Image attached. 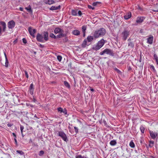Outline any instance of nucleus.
I'll return each instance as SVG.
<instances>
[{
	"instance_id": "obj_1",
	"label": "nucleus",
	"mask_w": 158,
	"mask_h": 158,
	"mask_svg": "<svg viewBox=\"0 0 158 158\" xmlns=\"http://www.w3.org/2000/svg\"><path fill=\"white\" fill-rule=\"evenodd\" d=\"M105 33V29L104 28H101L98 30L95 31L94 32L93 36L95 38H97L104 35Z\"/></svg>"
},
{
	"instance_id": "obj_2",
	"label": "nucleus",
	"mask_w": 158,
	"mask_h": 158,
	"mask_svg": "<svg viewBox=\"0 0 158 158\" xmlns=\"http://www.w3.org/2000/svg\"><path fill=\"white\" fill-rule=\"evenodd\" d=\"M54 32L55 34L59 33V34L57 35V38H61L64 36L63 30L60 28L56 27L55 28L54 30Z\"/></svg>"
},
{
	"instance_id": "obj_3",
	"label": "nucleus",
	"mask_w": 158,
	"mask_h": 158,
	"mask_svg": "<svg viewBox=\"0 0 158 158\" xmlns=\"http://www.w3.org/2000/svg\"><path fill=\"white\" fill-rule=\"evenodd\" d=\"M104 43V40L103 39H102L97 43L95 46L93 47L92 49L96 51L98 50L103 46Z\"/></svg>"
},
{
	"instance_id": "obj_4",
	"label": "nucleus",
	"mask_w": 158,
	"mask_h": 158,
	"mask_svg": "<svg viewBox=\"0 0 158 158\" xmlns=\"http://www.w3.org/2000/svg\"><path fill=\"white\" fill-rule=\"evenodd\" d=\"M28 31L30 34L33 37L35 38V36L34 34L36 32L35 29L31 27H29Z\"/></svg>"
},
{
	"instance_id": "obj_5",
	"label": "nucleus",
	"mask_w": 158,
	"mask_h": 158,
	"mask_svg": "<svg viewBox=\"0 0 158 158\" xmlns=\"http://www.w3.org/2000/svg\"><path fill=\"white\" fill-rule=\"evenodd\" d=\"M0 23L2 26V27L0 26V34H1L2 31L4 32L6 31V24L4 22L1 21Z\"/></svg>"
},
{
	"instance_id": "obj_6",
	"label": "nucleus",
	"mask_w": 158,
	"mask_h": 158,
	"mask_svg": "<svg viewBox=\"0 0 158 158\" xmlns=\"http://www.w3.org/2000/svg\"><path fill=\"white\" fill-rule=\"evenodd\" d=\"M129 31L127 30H125L122 33L123 35V39L124 40H125L129 35Z\"/></svg>"
},
{
	"instance_id": "obj_7",
	"label": "nucleus",
	"mask_w": 158,
	"mask_h": 158,
	"mask_svg": "<svg viewBox=\"0 0 158 158\" xmlns=\"http://www.w3.org/2000/svg\"><path fill=\"white\" fill-rule=\"evenodd\" d=\"M58 136L61 137L62 139L64 141H66L67 137L66 135L62 131H60L58 132Z\"/></svg>"
},
{
	"instance_id": "obj_8",
	"label": "nucleus",
	"mask_w": 158,
	"mask_h": 158,
	"mask_svg": "<svg viewBox=\"0 0 158 158\" xmlns=\"http://www.w3.org/2000/svg\"><path fill=\"white\" fill-rule=\"evenodd\" d=\"M15 25V23L13 20H11L7 23V26L9 29H11L14 28Z\"/></svg>"
},
{
	"instance_id": "obj_9",
	"label": "nucleus",
	"mask_w": 158,
	"mask_h": 158,
	"mask_svg": "<svg viewBox=\"0 0 158 158\" xmlns=\"http://www.w3.org/2000/svg\"><path fill=\"white\" fill-rule=\"evenodd\" d=\"M149 134L152 138L153 139H155L156 137H158V134L156 132L150 131Z\"/></svg>"
},
{
	"instance_id": "obj_10",
	"label": "nucleus",
	"mask_w": 158,
	"mask_h": 158,
	"mask_svg": "<svg viewBox=\"0 0 158 158\" xmlns=\"http://www.w3.org/2000/svg\"><path fill=\"white\" fill-rule=\"evenodd\" d=\"M111 55L112 53V51L110 49H106L100 53V55H103L105 54Z\"/></svg>"
},
{
	"instance_id": "obj_11",
	"label": "nucleus",
	"mask_w": 158,
	"mask_h": 158,
	"mask_svg": "<svg viewBox=\"0 0 158 158\" xmlns=\"http://www.w3.org/2000/svg\"><path fill=\"white\" fill-rule=\"evenodd\" d=\"M144 19L143 17H138L137 18L136 22L137 23H142Z\"/></svg>"
},
{
	"instance_id": "obj_12",
	"label": "nucleus",
	"mask_w": 158,
	"mask_h": 158,
	"mask_svg": "<svg viewBox=\"0 0 158 158\" xmlns=\"http://www.w3.org/2000/svg\"><path fill=\"white\" fill-rule=\"evenodd\" d=\"M72 33L74 35L78 36L80 35V32L79 30H75L72 31Z\"/></svg>"
},
{
	"instance_id": "obj_13",
	"label": "nucleus",
	"mask_w": 158,
	"mask_h": 158,
	"mask_svg": "<svg viewBox=\"0 0 158 158\" xmlns=\"http://www.w3.org/2000/svg\"><path fill=\"white\" fill-rule=\"evenodd\" d=\"M147 40H148L147 42L150 44H152L153 42V37L152 36L151 37L148 38L147 39Z\"/></svg>"
},
{
	"instance_id": "obj_14",
	"label": "nucleus",
	"mask_w": 158,
	"mask_h": 158,
	"mask_svg": "<svg viewBox=\"0 0 158 158\" xmlns=\"http://www.w3.org/2000/svg\"><path fill=\"white\" fill-rule=\"evenodd\" d=\"M131 17V13L130 12H128L124 16V19H128L130 18Z\"/></svg>"
},
{
	"instance_id": "obj_15",
	"label": "nucleus",
	"mask_w": 158,
	"mask_h": 158,
	"mask_svg": "<svg viewBox=\"0 0 158 158\" xmlns=\"http://www.w3.org/2000/svg\"><path fill=\"white\" fill-rule=\"evenodd\" d=\"M34 88L33 84H31L30 86L29 92L30 94L32 95L33 94Z\"/></svg>"
},
{
	"instance_id": "obj_16",
	"label": "nucleus",
	"mask_w": 158,
	"mask_h": 158,
	"mask_svg": "<svg viewBox=\"0 0 158 158\" xmlns=\"http://www.w3.org/2000/svg\"><path fill=\"white\" fill-rule=\"evenodd\" d=\"M48 34L47 32H44V39L45 41L48 40Z\"/></svg>"
},
{
	"instance_id": "obj_17",
	"label": "nucleus",
	"mask_w": 158,
	"mask_h": 158,
	"mask_svg": "<svg viewBox=\"0 0 158 158\" xmlns=\"http://www.w3.org/2000/svg\"><path fill=\"white\" fill-rule=\"evenodd\" d=\"M60 5H59L58 6H52L51 7L50 9L51 10H57L59 9L60 8Z\"/></svg>"
},
{
	"instance_id": "obj_18",
	"label": "nucleus",
	"mask_w": 158,
	"mask_h": 158,
	"mask_svg": "<svg viewBox=\"0 0 158 158\" xmlns=\"http://www.w3.org/2000/svg\"><path fill=\"white\" fill-rule=\"evenodd\" d=\"M4 56H5V66L6 67H7L8 66V59H7V56H6V53L4 52Z\"/></svg>"
},
{
	"instance_id": "obj_19",
	"label": "nucleus",
	"mask_w": 158,
	"mask_h": 158,
	"mask_svg": "<svg viewBox=\"0 0 158 158\" xmlns=\"http://www.w3.org/2000/svg\"><path fill=\"white\" fill-rule=\"evenodd\" d=\"M117 144V142L115 140H111L110 143V144L112 146H114L116 145Z\"/></svg>"
},
{
	"instance_id": "obj_20",
	"label": "nucleus",
	"mask_w": 158,
	"mask_h": 158,
	"mask_svg": "<svg viewBox=\"0 0 158 158\" xmlns=\"http://www.w3.org/2000/svg\"><path fill=\"white\" fill-rule=\"evenodd\" d=\"M46 4L50 5L54 3V1L53 0H48L45 1Z\"/></svg>"
},
{
	"instance_id": "obj_21",
	"label": "nucleus",
	"mask_w": 158,
	"mask_h": 158,
	"mask_svg": "<svg viewBox=\"0 0 158 158\" xmlns=\"http://www.w3.org/2000/svg\"><path fill=\"white\" fill-rule=\"evenodd\" d=\"M128 46L131 49H133L134 46V44L133 42H129L128 43Z\"/></svg>"
},
{
	"instance_id": "obj_22",
	"label": "nucleus",
	"mask_w": 158,
	"mask_h": 158,
	"mask_svg": "<svg viewBox=\"0 0 158 158\" xmlns=\"http://www.w3.org/2000/svg\"><path fill=\"white\" fill-rule=\"evenodd\" d=\"M71 13L73 15L76 16L77 15V10H73Z\"/></svg>"
},
{
	"instance_id": "obj_23",
	"label": "nucleus",
	"mask_w": 158,
	"mask_h": 158,
	"mask_svg": "<svg viewBox=\"0 0 158 158\" xmlns=\"http://www.w3.org/2000/svg\"><path fill=\"white\" fill-rule=\"evenodd\" d=\"M87 39L88 42H91L93 40L94 37L93 36H88Z\"/></svg>"
},
{
	"instance_id": "obj_24",
	"label": "nucleus",
	"mask_w": 158,
	"mask_h": 158,
	"mask_svg": "<svg viewBox=\"0 0 158 158\" xmlns=\"http://www.w3.org/2000/svg\"><path fill=\"white\" fill-rule=\"evenodd\" d=\"M120 99H114V105L115 106H116L118 105V103L120 102Z\"/></svg>"
},
{
	"instance_id": "obj_25",
	"label": "nucleus",
	"mask_w": 158,
	"mask_h": 158,
	"mask_svg": "<svg viewBox=\"0 0 158 158\" xmlns=\"http://www.w3.org/2000/svg\"><path fill=\"white\" fill-rule=\"evenodd\" d=\"M64 84L65 86L68 89H69L70 88V85L67 81H64Z\"/></svg>"
},
{
	"instance_id": "obj_26",
	"label": "nucleus",
	"mask_w": 158,
	"mask_h": 158,
	"mask_svg": "<svg viewBox=\"0 0 158 158\" xmlns=\"http://www.w3.org/2000/svg\"><path fill=\"white\" fill-rule=\"evenodd\" d=\"M14 100L15 103L17 105H19L22 104V103H20L19 102L20 99H14Z\"/></svg>"
},
{
	"instance_id": "obj_27",
	"label": "nucleus",
	"mask_w": 158,
	"mask_h": 158,
	"mask_svg": "<svg viewBox=\"0 0 158 158\" xmlns=\"http://www.w3.org/2000/svg\"><path fill=\"white\" fill-rule=\"evenodd\" d=\"M140 130L141 132L142 133H144V130H145V128L143 126L141 125L140 126Z\"/></svg>"
},
{
	"instance_id": "obj_28",
	"label": "nucleus",
	"mask_w": 158,
	"mask_h": 158,
	"mask_svg": "<svg viewBox=\"0 0 158 158\" xmlns=\"http://www.w3.org/2000/svg\"><path fill=\"white\" fill-rule=\"evenodd\" d=\"M129 145L131 148H134L135 147V145L134 143L132 141H131L129 143Z\"/></svg>"
},
{
	"instance_id": "obj_29",
	"label": "nucleus",
	"mask_w": 158,
	"mask_h": 158,
	"mask_svg": "<svg viewBox=\"0 0 158 158\" xmlns=\"http://www.w3.org/2000/svg\"><path fill=\"white\" fill-rule=\"evenodd\" d=\"M25 9L29 12H32V10L31 9V6L29 5L28 7H25Z\"/></svg>"
},
{
	"instance_id": "obj_30",
	"label": "nucleus",
	"mask_w": 158,
	"mask_h": 158,
	"mask_svg": "<svg viewBox=\"0 0 158 158\" xmlns=\"http://www.w3.org/2000/svg\"><path fill=\"white\" fill-rule=\"evenodd\" d=\"M154 141L152 140H150L149 141V146L150 148H152L154 146Z\"/></svg>"
},
{
	"instance_id": "obj_31",
	"label": "nucleus",
	"mask_w": 158,
	"mask_h": 158,
	"mask_svg": "<svg viewBox=\"0 0 158 158\" xmlns=\"http://www.w3.org/2000/svg\"><path fill=\"white\" fill-rule=\"evenodd\" d=\"M57 110L59 112H60L61 114L63 113L64 110H63L62 108L60 107L58 108H57Z\"/></svg>"
},
{
	"instance_id": "obj_32",
	"label": "nucleus",
	"mask_w": 158,
	"mask_h": 158,
	"mask_svg": "<svg viewBox=\"0 0 158 158\" xmlns=\"http://www.w3.org/2000/svg\"><path fill=\"white\" fill-rule=\"evenodd\" d=\"M86 30V27L85 25L83 26L82 27V32H85Z\"/></svg>"
},
{
	"instance_id": "obj_33",
	"label": "nucleus",
	"mask_w": 158,
	"mask_h": 158,
	"mask_svg": "<svg viewBox=\"0 0 158 158\" xmlns=\"http://www.w3.org/2000/svg\"><path fill=\"white\" fill-rule=\"evenodd\" d=\"M76 158H87L85 156H82L81 155H78L76 156Z\"/></svg>"
},
{
	"instance_id": "obj_34",
	"label": "nucleus",
	"mask_w": 158,
	"mask_h": 158,
	"mask_svg": "<svg viewBox=\"0 0 158 158\" xmlns=\"http://www.w3.org/2000/svg\"><path fill=\"white\" fill-rule=\"evenodd\" d=\"M16 152L21 155H23L24 154V152L21 150H17Z\"/></svg>"
},
{
	"instance_id": "obj_35",
	"label": "nucleus",
	"mask_w": 158,
	"mask_h": 158,
	"mask_svg": "<svg viewBox=\"0 0 158 158\" xmlns=\"http://www.w3.org/2000/svg\"><path fill=\"white\" fill-rule=\"evenodd\" d=\"M50 36L52 38H54L55 39L57 37V36H55L54 34L52 33H51L50 34Z\"/></svg>"
},
{
	"instance_id": "obj_36",
	"label": "nucleus",
	"mask_w": 158,
	"mask_h": 158,
	"mask_svg": "<svg viewBox=\"0 0 158 158\" xmlns=\"http://www.w3.org/2000/svg\"><path fill=\"white\" fill-rule=\"evenodd\" d=\"M57 59L59 61H60L62 59V57L60 56H57Z\"/></svg>"
},
{
	"instance_id": "obj_37",
	"label": "nucleus",
	"mask_w": 158,
	"mask_h": 158,
	"mask_svg": "<svg viewBox=\"0 0 158 158\" xmlns=\"http://www.w3.org/2000/svg\"><path fill=\"white\" fill-rule=\"evenodd\" d=\"M87 40L85 39L83 41L82 45L84 46L86 45H87Z\"/></svg>"
},
{
	"instance_id": "obj_38",
	"label": "nucleus",
	"mask_w": 158,
	"mask_h": 158,
	"mask_svg": "<svg viewBox=\"0 0 158 158\" xmlns=\"http://www.w3.org/2000/svg\"><path fill=\"white\" fill-rule=\"evenodd\" d=\"M100 3V2H94L93 3L92 5L93 6H95L97 5L98 4H99Z\"/></svg>"
},
{
	"instance_id": "obj_39",
	"label": "nucleus",
	"mask_w": 158,
	"mask_h": 158,
	"mask_svg": "<svg viewBox=\"0 0 158 158\" xmlns=\"http://www.w3.org/2000/svg\"><path fill=\"white\" fill-rule=\"evenodd\" d=\"M88 7L89 9H90L94 10L95 9V8L94 7H93L90 5H88Z\"/></svg>"
},
{
	"instance_id": "obj_40",
	"label": "nucleus",
	"mask_w": 158,
	"mask_h": 158,
	"mask_svg": "<svg viewBox=\"0 0 158 158\" xmlns=\"http://www.w3.org/2000/svg\"><path fill=\"white\" fill-rule=\"evenodd\" d=\"M36 39L38 41H40V33H38L36 37Z\"/></svg>"
},
{
	"instance_id": "obj_41",
	"label": "nucleus",
	"mask_w": 158,
	"mask_h": 158,
	"mask_svg": "<svg viewBox=\"0 0 158 158\" xmlns=\"http://www.w3.org/2000/svg\"><path fill=\"white\" fill-rule=\"evenodd\" d=\"M114 70L116 71L118 73H121L120 71L117 68H115Z\"/></svg>"
},
{
	"instance_id": "obj_42",
	"label": "nucleus",
	"mask_w": 158,
	"mask_h": 158,
	"mask_svg": "<svg viewBox=\"0 0 158 158\" xmlns=\"http://www.w3.org/2000/svg\"><path fill=\"white\" fill-rule=\"evenodd\" d=\"M154 59L156 60V61H157V60H158V57H157V56L155 54L154 55Z\"/></svg>"
},
{
	"instance_id": "obj_43",
	"label": "nucleus",
	"mask_w": 158,
	"mask_h": 158,
	"mask_svg": "<svg viewBox=\"0 0 158 158\" xmlns=\"http://www.w3.org/2000/svg\"><path fill=\"white\" fill-rule=\"evenodd\" d=\"M63 113L65 115L67 114V110L64 109L63 111Z\"/></svg>"
},
{
	"instance_id": "obj_44",
	"label": "nucleus",
	"mask_w": 158,
	"mask_h": 158,
	"mask_svg": "<svg viewBox=\"0 0 158 158\" xmlns=\"http://www.w3.org/2000/svg\"><path fill=\"white\" fill-rule=\"evenodd\" d=\"M150 68L151 69H152L153 71H156L155 67H154L153 65H151V66H150Z\"/></svg>"
},
{
	"instance_id": "obj_45",
	"label": "nucleus",
	"mask_w": 158,
	"mask_h": 158,
	"mask_svg": "<svg viewBox=\"0 0 158 158\" xmlns=\"http://www.w3.org/2000/svg\"><path fill=\"white\" fill-rule=\"evenodd\" d=\"M20 130L21 131V132L22 133L23 132V129H24V127L23 126L21 125L20 127Z\"/></svg>"
},
{
	"instance_id": "obj_46",
	"label": "nucleus",
	"mask_w": 158,
	"mask_h": 158,
	"mask_svg": "<svg viewBox=\"0 0 158 158\" xmlns=\"http://www.w3.org/2000/svg\"><path fill=\"white\" fill-rule=\"evenodd\" d=\"M74 128L75 130V131L77 133L78 132V128L76 127H74Z\"/></svg>"
},
{
	"instance_id": "obj_47",
	"label": "nucleus",
	"mask_w": 158,
	"mask_h": 158,
	"mask_svg": "<svg viewBox=\"0 0 158 158\" xmlns=\"http://www.w3.org/2000/svg\"><path fill=\"white\" fill-rule=\"evenodd\" d=\"M24 72H25V76H26V77L27 78H28V75L27 74V72L26 71H25Z\"/></svg>"
},
{
	"instance_id": "obj_48",
	"label": "nucleus",
	"mask_w": 158,
	"mask_h": 158,
	"mask_svg": "<svg viewBox=\"0 0 158 158\" xmlns=\"http://www.w3.org/2000/svg\"><path fill=\"white\" fill-rule=\"evenodd\" d=\"M22 40H23V42L24 44H26L27 42L26 39L24 38Z\"/></svg>"
},
{
	"instance_id": "obj_49",
	"label": "nucleus",
	"mask_w": 158,
	"mask_h": 158,
	"mask_svg": "<svg viewBox=\"0 0 158 158\" xmlns=\"http://www.w3.org/2000/svg\"><path fill=\"white\" fill-rule=\"evenodd\" d=\"M79 16H81L82 14L81 11L80 10H79L78 12Z\"/></svg>"
},
{
	"instance_id": "obj_50",
	"label": "nucleus",
	"mask_w": 158,
	"mask_h": 158,
	"mask_svg": "<svg viewBox=\"0 0 158 158\" xmlns=\"http://www.w3.org/2000/svg\"><path fill=\"white\" fill-rule=\"evenodd\" d=\"M26 105H27V106H30L31 107H33V106L31 104H30V103H26Z\"/></svg>"
},
{
	"instance_id": "obj_51",
	"label": "nucleus",
	"mask_w": 158,
	"mask_h": 158,
	"mask_svg": "<svg viewBox=\"0 0 158 158\" xmlns=\"http://www.w3.org/2000/svg\"><path fill=\"white\" fill-rule=\"evenodd\" d=\"M44 153V152L43 151H40V156L43 155Z\"/></svg>"
},
{
	"instance_id": "obj_52",
	"label": "nucleus",
	"mask_w": 158,
	"mask_h": 158,
	"mask_svg": "<svg viewBox=\"0 0 158 158\" xmlns=\"http://www.w3.org/2000/svg\"><path fill=\"white\" fill-rule=\"evenodd\" d=\"M89 90H90L91 91H92V92H93V91H94V89L93 88H91V87H89Z\"/></svg>"
},
{
	"instance_id": "obj_53",
	"label": "nucleus",
	"mask_w": 158,
	"mask_h": 158,
	"mask_svg": "<svg viewBox=\"0 0 158 158\" xmlns=\"http://www.w3.org/2000/svg\"><path fill=\"white\" fill-rule=\"evenodd\" d=\"M12 135H13V136L15 137V138L16 139V135H15V134L14 133H13Z\"/></svg>"
},
{
	"instance_id": "obj_54",
	"label": "nucleus",
	"mask_w": 158,
	"mask_h": 158,
	"mask_svg": "<svg viewBox=\"0 0 158 158\" xmlns=\"http://www.w3.org/2000/svg\"><path fill=\"white\" fill-rule=\"evenodd\" d=\"M14 140L15 142V144L17 145V141L16 139L14 138Z\"/></svg>"
},
{
	"instance_id": "obj_55",
	"label": "nucleus",
	"mask_w": 158,
	"mask_h": 158,
	"mask_svg": "<svg viewBox=\"0 0 158 158\" xmlns=\"http://www.w3.org/2000/svg\"><path fill=\"white\" fill-rule=\"evenodd\" d=\"M19 10L21 11H23V8L22 7H20L19 8Z\"/></svg>"
},
{
	"instance_id": "obj_56",
	"label": "nucleus",
	"mask_w": 158,
	"mask_h": 158,
	"mask_svg": "<svg viewBox=\"0 0 158 158\" xmlns=\"http://www.w3.org/2000/svg\"><path fill=\"white\" fill-rule=\"evenodd\" d=\"M7 126L8 127H11L12 126V125L11 124H7Z\"/></svg>"
},
{
	"instance_id": "obj_57",
	"label": "nucleus",
	"mask_w": 158,
	"mask_h": 158,
	"mask_svg": "<svg viewBox=\"0 0 158 158\" xmlns=\"http://www.w3.org/2000/svg\"><path fill=\"white\" fill-rule=\"evenodd\" d=\"M41 38H42V37L41 36V35H40V42H42L43 41L41 40Z\"/></svg>"
},
{
	"instance_id": "obj_58",
	"label": "nucleus",
	"mask_w": 158,
	"mask_h": 158,
	"mask_svg": "<svg viewBox=\"0 0 158 158\" xmlns=\"http://www.w3.org/2000/svg\"><path fill=\"white\" fill-rule=\"evenodd\" d=\"M83 37H85V32H83Z\"/></svg>"
},
{
	"instance_id": "obj_59",
	"label": "nucleus",
	"mask_w": 158,
	"mask_h": 158,
	"mask_svg": "<svg viewBox=\"0 0 158 158\" xmlns=\"http://www.w3.org/2000/svg\"><path fill=\"white\" fill-rule=\"evenodd\" d=\"M153 11L155 12H158V9L156 10H153Z\"/></svg>"
},
{
	"instance_id": "obj_60",
	"label": "nucleus",
	"mask_w": 158,
	"mask_h": 158,
	"mask_svg": "<svg viewBox=\"0 0 158 158\" xmlns=\"http://www.w3.org/2000/svg\"><path fill=\"white\" fill-rule=\"evenodd\" d=\"M139 61H140V62H141V57H140V59H139Z\"/></svg>"
},
{
	"instance_id": "obj_61",
	"label": "nucleus",
	"mask_w": 158,
	"mask_h": 158,
	"mask_svg": "<svg viewBox=\"0 0 158 158\" xmlns=\"http://www.w3.org/2000/svg\"><path fill=\"white\" fill-rule=\"evenodd\" d=\"M103 121L104 123L105 124L106 123V121L105 120H103Z\"/></svg>"
},
{
	"instance_id": "obj_62",
	"label": "nucleus",
	"mask_w": 158,
	"mask_h": 158,
	"mask_svg": "<svg viewBox=\"0 0 158 158\" xmlns=\"http://www.w3.org/2000/svg\"><path fill=\"white\" fill-rule=\"evenodd\" d=\"M156 62L157 64V65H158V60L157 61H156Z\"/></svg>"
},
{
	"instance_id": "obj_63",
	"label": "nucleus",
	"mask_w": 158,
	"mask_h": 158,
	"mask_svg": "<svg viewBox=\"0 0 158 158\" xmlns=\"http://www.w3.org/2000/svg\"><path fill=\"white\" fill-rule=\"evenodd\" d=\"M40 47H41L42 46V45L41 44H40Z\"/></svg>"
},
{
	"instance_id": "obj_64",
	"label": "nucleus",
	"mask_w": 158,
	"mask_h": 158,
	"mask_svg": "<svg viewBox=\"0 0 158 158\" xmlns=\"http://www.w3.org/2000/svg\"><path fill=\"white\" fill-rule=\"evenodd\" d=\"M22 135L23 136V133H22Z\"/></svg>"
}]
</instances>
